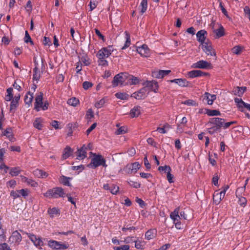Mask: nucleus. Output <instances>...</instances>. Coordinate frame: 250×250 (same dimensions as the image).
I'll list each match as a JSON object with an SVG mask.
<instances>
[{
    "instance_id": "nucleus-38",
    "label": "nucleus",
    "mask_w": 250,
    "mask_h": 250,
    "mask_svg": "<svg viewBox=\"0 0 250 250\" xmlns=\"http://www.w3.org/2000/svg\"><path fill=\"white\" fill-rule=\"evenodd\" d=\"M234 102L237 104V106L239 110L241 111H243L244 106L242 103L245 102L242 100V99H239L238 98H235Z\"/></svg>"
},
{
    "instance_id": "nucleus-47",
    "label": "nucleus",
    "mask_w": 250,
    "mask_h": 250,
    "mask_svg": "<svg viewBox=\"0 0 250 250\" xmlns=\"http://www.w3.org/2000/svg\"><path fill=\"white\" fill-rule=\"evenodd\" d=\"M19 103H17L15 101L12 100L10 104V112L14 113Z\"/></svg>"
},
{
    "instance_id": "nucleus-33",
    "label": "nucleus",
    "mask_w": 250,
    "mask_h": 250,
    "mask_svg": "<svg viewBox=\"0 0 250 250\" xmlns=\"http://www.w3.org/2000/svg\"><path fill=\"white\" fill-rule=\"evenodd\" d=\"M70 179V178L66 177L63 175H62L59 179V181L61 184H63V185L70 187L71 186V184L69 182V180Z\"/></svg>"
},
{
    "instance_id": "nucleus-62",
    "label": "nucleus",
    "mask_w": 250,
    "mask_h": 250,
    "mask_svg": "<svg viewBox=\"0 0 250 250\" xmlns=\"http://www.w3.org/2000/svg\"><path fill=\"white\" fill-rule=\"evenodd\" d=\"M183 104L188 105H192V106H196V103L195 101L193 100H188L185 101H184Z\"/></svg>"
},
{
    "instance_id": "nucleus-21",
    "label": "nucleus",
    "mask_w": 250,
    "mask_h": 250,
    "mask_svg": "<svg viewBox=\"0 0 250 250\" xmlns=\"http://www.w3.org/2000/svg\"><path fill=\"white\" fill-rule=\"evenodd\" d=\"M2 135L6 136L12 142L16 141L11 127H8L2 132Z\"/></svg>"
},
{
    "instance_id": "nucleus-53",
    "label": "nucleus",
    "mask_w": 250,
    "mask_h": 250,
    "mask_svg": "<svg viewBox=\"0 0 250 250\" xmlns=\"http://www.w3.org/2000/svg\"><path fill=\"white\" fill-rule=\"evenodd\" d=\"M158 170L160 171H162L164 172H170L171 170L170 167L167 165L159 167Z\"/></svg>"
},
{
    "instance_id": "nucleus-41",
    "label": "nucleus",
    "mask_w": 250,
    "mask_h": 250,
    "mask_svg": "<svg viewBox=\"0 0 250 250\" xmlns=\"http://www.w3.org/2000/svg\"><path fill=\"white\" fill-rule=\"evenodd\" d=\"M140 7H141V14H144L147 8V0H142L140 4Z\"/></svg>"
},
{
    "instance_id": "nucleus-15",
    "label": "nucleus",
    "mask_w": 250,
    "mask_h": 250,
    "mask_svg": "<svg viewBox=\"0 0 250 250\" xmlns=\"http://www.w3.org/2000/svg\"><path fill=\"white\" fill-rule=\"evenodd\" d=\"M171 83H175L181 87H191L192 84L185 79H176L170 81Z\"/></svg>"
},
{
    "instance_id": "nucleus-49",
    "label": "nucleus",
    "mask_w": 250,
    "mask_h": 250,
    "mask_svg": "<svg viewBox=\"0 0 250 250\" xmlns=\"http://www.w3.org/2000/svg\"><path fill=\"white\" fill-rule=\"evenodd\" d=\"M110 191L112 194L116 195L119 191V187L113 184L110 187Z\"/></svg>"
},
{
    "instance_id": "nucleus-22",
    "label": "nucleus",
    "mask_w": 250,
    "mask_h": 250,
    "mask_svg": "<svg viewBox=\"0 0 250 250\" xmlns=\"http://www.w3.org/2000/svg\"><path fill=\"white\" fill-rule=\"evenodd\" d=\"M216 99V95L210 94L208 92H206L203 96V101L206 100L208 104L211 105L213 101Z\"/></svg>"
},
{
    "instance_id": "nucleus-17",
    "label": "nucleus",
    "mask_w": 250,
    "mask_h": 250,
    "mask_svg": "<svg viewBox=\"0 0 250 250\" xmlns=\"http://www.w3.org/2000/svg\"><path fill=\"white\" fill-rule=\"evenodd\" d=\"M141 167V165L138 162H134L127 164L125 169L126 171L137 172Z\"/></svg>"
},
{
    "instance_id": "nucleus-23",
    "label": "nucleus",
    "mask_w": 250,
    "mask_h": 250,
    "mask_svg": "<svg viewBox=\"0 0 250 250\" xmlns=\"http://www.w3.org/2000/svg\"><path fill=\"white\" fill-rule=\"evenodd\" d=\"M225 196L219 190H216L213 196V202L218 205L220 203L221 201L224 198Z\"/></svg>"
},
{
    "instance_id": "nucleus-56",
    "label": "nucleus",
    "mask_w": 250,
    "mask_h": 250,
    "mask_svg": "<svg viewBox=\"0 0 250 250\" xmlns=\"http://www.w3.org/2000/svg\"><path fill=\"white\" fill-rule=\"evenodd\" d=\"M127 131V129L126 128V127L123 126H122L120 128H119L116 132V133L118 135H119V134H124Z\"/></svg>"
},
{
    "instance_id": "nucleus-10",
    "label": "nucleus",
    "mask_w": 250,
    "mask_h": 250,
    "mask_svg": "<svg viewBox=\"0 0 250 250\" xmlns=\"http://www.w3.org/2000/svg\"><path fill=\"white\" fill-rule=\"evenodd\" d=\"M202 48L203 51L207 55L210 56H215L216 53L213 51L211 43L209 40H207L206 42L202 44Z\"/></svg>"
},
{
    "instance_id": "nucleus-1",
    "label": "nucleus",
    "mask_w": 250,
    "mask_h": 250,
    "mask_svg": "<svg viewBox=\"0 0 250 250\" xmlns=\"http://www.w3.org/2000/svg\"><path fill=\"white\" fill-rule=\"evenodd\" d=\"M225 120L224 119L218 117L212 118L206 124L208 127V132L210 134H213L219 131L223 126V124Z\"/></svg>"
},
{
    "instance_id": "nucleus-42",
    "label": "nucleus",
    "mask_w": 250,
    "mask_h": 250,
    "mask_svg": "<svg viewBox=\"0 0 250 250\" xmlns=\"http://www.w3.org/2000/svg\"><path fill=\"white\" fill-rule=\"evenodd\" d=\"M97 62L99 65L106 66L108 65V62L105 60L106 58L97 57Z\"/></svg>"
},
{
    "instance_id": "nucleus-8",
    "label": "nucleus",
    "mask_w": 250,
    "mask_h": 250,
    "mask_svg": "<svg viewBox=\"0 0 250 250\" xmlns=\"http://www.w3.org/2000/svg\"><path fill=\"white\" fill-rule=\"evenodd\" d=\"M22 240L21 234L17 231L15 230L12 233V235L9 238V242L11 244L18 245Z\"/></svg>"
},
{
    "instance_id": "nucleus-40",
    "label": "nucleus",
    "mask_w": 250,
    "mask_h": 250,
    "mask_svg": "<svg viewBox=\"0 0 250 250\" xmlns=\"http://www.w3.org/2000/svg\"><path fill=\"white\" fill-rule=\"evenodd\" d=\"M125 33L126 42H125L124 45L122 47V49H123V50L126 49L130 44V35L126 31L125 32Z\"/></svg>"
},
{
    "instance_id": "nucleus-2",
    "label": "nucleus",
    "mask_w": 250,
    "mask_h": 250,
    "mask_svg": "<svg viewBox=\"0 0 250 250\" xmlns=\"http://www.w3.org/2000/svg\"><path fill=\"white\" fill-rule=\"evenodd\" d=\"M93 157L91 159V162L87 165V167L92 168L99 166H103L105 168L107 167L106 160L102 155L93 153Z\"/></svg>"
},
{
    "instance_id": "nucleus-11",
    "label": "nucleus",
    "mask_w": 250,
    "mask_h": 250,
    "mask_svg": "<svg viewBox=\"0 0 250 250\" xmlns=\"http://www.w3.org/2000/svg\"><path fill=\"white\" fill-rule=\"evenodd\" d=\"M191 67L199 69H210L211 68L212 65L210 62L206 61L200 60L197 62L193 63Z\"/></svg>"
},
{
    "instance_id": "nucleus-34",
    "label": "nucleus",
    "mask_w": 250,
    "mask_h": 250,
    "mask_svg": "<svg viewBox=\"0 0 250 250\" xmlns=\"http://www.w3.org/2000/svg\"><path fill=\"white\" fill-rule=\"evenodd\" d=\"M205 113L209 116H219L221 115L220 112L218 110H210L207 108H205Z\"/></svg>"
},
{
    "instance_id": "nucleus-27",
    "label": "nucleus",
    "mask_w": 250,
    "mask_h": 250,
    "mask_svg": "<svg viewBox=\"0 0 250 250\" xmlns=\"http://www.w3.org/2000/svg\"><path fill=\"white\" fill-rule=\"evenodd\" d=\"M171 72L170 70H162L152 72V76L156 78H162L165 76L168 75Z\"/></svg>"
},
{
    "instance_id": "nucleus-7",
    "label": "nucleus",
    "mask_w": 250,
    "mask_h": 250,
    "mask_svg": "<svg viewBox=\"0 0 250 250\" xmlns=\"http://www.w3.org/2000/svg\"><path fill=\"white\" fill-rule=\"evenodd\" d=\"M143 85L145 86L146 89H147V94L150 91H153L154 92H157L158 89V83L155 81H146Z\"/></svg>"
},
{
    "instance_id": "nucleus-32",
    "label": "nucleus",
    "mask_w": 250,
    "mask_h": 250,
    "mask_svg": "<svg viewBox=\"0 0 250 250\" xmlns=\"http://www.w3.org/2000/svg\"><path fill=\"white\" fill-rule=\"evenodd\" d=\"M214 33L216 35V38H219L225 35V30L223 26L220 25L218 29L214 30Z\"/></svg>"
},
{
    "instance_id": "nucleus-14",
    "label": "nucleus",
    "mask_w": 250,
    "mask_h": 250,
    "mask_svg": "<svg viewBox=\"0 0 250 250\" xmlns=\"http://www.w3.org/2000/svg\"><path fill=\"white\" fill-rule=\"evenodd\" d=\"M43 94L42 92H40L39 93L36 98H35V109L37 111L40 110V108L43 104L42 99H43Z\"/></svg>"
},
{
    "instance_id": "nucleus-54",
    "label": "nucleus",
    "mask_w": 250,
    "mask_h": 250,
    "mask_svg": "<svg viewBox=\"0 0 250 250\" xmlns=\"http://www.w3.org/2000/svg\"><path fill=\"white\" fill-rule=\"evenodd\" d=\"M10 196H12L14 199L20 198L21 197V195H20L19 190H17L16 191H15V190L11 191Z\"/></svg>"
},
{
    "instance_id": "nucleus-25",
    "label": "nucleus",
    "mask_w": 250,
    "mask_h": 250,
    "mask_svg": "<svg viewBox=\"0 0 250 250\" xmlns=\"http://www.w3.org/2000/svg\"><path fill=\"white\" fill-rule=\"evenodd\" d=\"M246 90L247 87L246 86H236L234 87L233 89L232 93L236 96L241 97L243 95L244 93L246 91Z\"/></svg>"
},
{
    "instance_id": "nucleus-4",
    "label": "nucleus",
    "mask_w": 250,
    "mask_h": 250,
    "mask_svg": "<svg viewBox=\"0 0 250 250\" xmlns=\"http://www.w3.org/2000/svg\"><path fill=\"white\" fill-rule=\"evenodd\" d=\"M180 208L177 207L170 214V218L172 219L175 228L178 229H183V225L180 221L181 217L179 215Z\"/></svg>"
},
{
    "instance_id": "nucleus-6",
    "label": "nucleus",
    "mask_w": 250,
    "mask_h": 250,
    "mask_svg": "<svg viewBox=\"0 0 250 250\" xmlns=\"http://www.w3.org/2000/svg\"><path fill=\"white\" fill-rule=\"evenodd\" d=\"M26 234L27 237L37 248L40 250L42 249V247L44 245V243L40 236L30 233H26Z\"/></svg>"
},
{
    "instance_id": "nucleus-12",
    "label": "nucleus",
    "mask_w": 250,
    "mask_h": 250,
    "mask_svg": "<svg viewBox=\"0 0 250 250\" xmlns=\"http://www.w3.org/2000/svg\"><path fill=\"white\" fill-rule=\"evenodd\" d=\"M147 89H146L145 86L139 91L134 92L130 96L131 97H133L137 100H142L145 99L147 96Z\"/></svg>"
},
{
    "instance_id": "nucleus-26",
    "label": "nucleus",
    "mask_w": 250,
    "mask_h": 250,
    "mask_svg": "<svg viewBox=\"0 0 250 250\" xmlns=\"http://www.w3.org/2000/svg\"><path fill=\"white\" fill-rule=\"evenodd\" d=\"M73 150L69 146H66L63 149L62 155V159L65 160L70 157L73 153Z\"/></svg>"
},
{
    "instance_id": "nucleus-19",
    "label": "nucleus",
    "mask_w": 250,
    "mask_h": 250,
    "mask_svg": "<svg viewBox=\"0 0 250 250\" xmlns=\"http://www.w3.org/2000/svg\"><path fill=\"white\" fill-rule=\"evenodd\" d=\"M157 230L155 229H148L145 234V239L147 240H150L155 238L157 236Z\"/></svg>"
},
{
    "instance_id": "nucleus-30",
    "label": "nucleus",
    "mask_w": 250,
    "mask_h": 250,
    "mask_svg": "<svg viewBox=\"0 0 250 250\" xmlns=\"http://www.w3.org/2000/svg\"><path fill=\"white\" fill-rule=\"evenodd\" d=\"M21 180L22 182L26 183L27 185H30L33 187H37L38 186L37 182L31 179L28 178L25 176H21Z\"/></svg>"
},
{
    "instance_id": "nucleus-35",
    "label": "nucleus",
    "mask_w": 250,
    "mask_h": 250,
    "mask_svg": "<svg viewBox=\"0 0 250 250\" xmlns=\"http://www.w3.org/2000/svg\"><path fill=\"white\" fill-rule=\"evenodd\" d=\"M33 94H31L30 92H28L27 94L24 97L25 103L30 105L32 102L33 99Z\"/></svg>"
},
{
    "instance_id": "nucleus-58",
    "label": "nucleus",
    "mask_w": 250,
    "mask_h": 250,
    "mask_svg": "<svg viewBox=\"0 0 250 250\" xmlns=\"http://www.w3.org/2000/svg\"><path fill=\"white\" fill-rule=\"evenodd\" d=\"M242 50L243 47L240 46H235L232 49L233 52L236 55L240 54Z\"/></svg>"
},
{
    "instance_id": "nucleus-43",
    "label": "nucleus",
    "mask_w": 250,
    "mask_h": 250,
    "mask_svg": "<svg viewBox=\"0 0 250 250\" xmlns=\"http://www.w3.org/2000/svg\"><path fill=\"white\" fill-rule=\"evenodd\" d=\"M67 104L73 106H76L79 104V99L74 97L68 100Z\"/></svg>"
},
{
    "instance_id": "nucleus-48",
    "label": "nucleus",
    "mask_w": 250,
    "mask_h": 250,
    "mask_svg": "<svg viewBox=\"0 0 250 250\" xmlns=\"http://www.w3.org/2000/svg\"><path fill=\"white\" fill-rule=\"evenodd\" d=\"M19 190L21 196L23 197L24 199H25L28 196L30 192V191L27 188L21 189Z\"/></svg>"
},
{
    "instance_id": "nucleus-24",
    "label": "nucleus",
    "mask_w": 250,
    "mask_h": 250,
    "mask_svg": "<svg viewBox=\"0 0 250 250\" xmlns=\"http://www.w3.org/2000/svg\"><path fill=\"white\" fill-rule=\"evenodd\" d=\"M0 169L1 170H4V172H7V171H9V172H21L23 171L21 169L20 167H7L4 164H1L0 166Z\"/></svg>"
},
{
    "instance_id": "nucleus-50",
    "label": "nucleus",
    "mask_w": 250,
    "mask_h": 250,
    "mask_svg": "<svg viewBox=\"0 0 250 250\" xmlns=\"http://www.w3.org/2000/svg\"><path fill=\"white\" fill-rule=\"evenodd\" d=\"M24 41L25 43H28V42H30V43L31 44H33V41H32V39L28 33V32H27V31H25V37H24Z\"/></svg>"
},
{
    "instance_id": "nucleus-36",
    "label": "nucleus",
    "mask_w": 250,
    "mask_h": 250,
    "mask_svg": "<svg viewBox=\"0 0 250 250\" xmlns=\"http://www.w3.org/2000/svg\"><path fill=\"white\" fill-rule=\"evenodd\" d=\"M33 79L34 80L38 81L40 79L41 76V73L38 66H36L33 69Z\"/></svg>"
},
{
    "instance_id": "nucleus-37",
    "label": "nucleus",
    "mask_w": 250,
    "mask_h": 250,
    "mask_svg": "<svg viewBox=\"0 0 250 250\" xmlns=\"http://www.w3.org/2000/svg\"><path fill=\"white\" fill-rule=\"evenodd\" d=\"M115 96L117 98L125 100L128 99L129 95L125 93L118 92L115 94Z\"/></svg>"
},
{
    "instance_id": "nucleus-52",
    "label": "nucleus",
    "mask_w": 250,
    "mask_h": 250,
    "mask_svg": "<svg viewBox=\"0 0 250 250\" xmlns=\"http://www.w3.org/2000/svg\"><path fill=\"white\" fill-rule=\"evenodd\" d=\"M245 191V186L238 188L236 191V195L237 197L242 196L243 193Z\"/></svg>"
},
{
    "instance_id": "nucleus-31",
    "label": "nucleus",
    "mask_w": 250,
    "mask_h": 250,
    "mask_svg": "<svg viewBox=\"0 0 250 250\" xmlns=\"http://www.w3.org/2000/svg\"><path fill=\"white\" fill-rule=\"evenodd\" d=\"M135 243V247L137 249H139L141 250H143L145 249V247L146 245V242L142 240H140L138 238L137 240L134 241Z\"/></svg>"
},
{
    "instance_id": "nucleus-16",
    "label": "nucleus",
    "mask_w": 250,
    "mask_h": 250,
    "mask_svg": "<svg viewBox=\"0 0 250 250\" xmlns=\"http://www.w3.org/2000/svg\"><path fill=\"white\" fill-rule=\"evenodd\" d=\"M208 35L207 32L205 30H201L199 31L196 34L197 40L201 43V44H203L205 42L207 36Z\"/></svg>"
},
{
    "instance_id": "nucleus-57",
    "label": "nucleus",
    "mask_w": 250,
    "mask_h": 250,
    "mask_svg": "<svg viewBox=\"0 0 250 250\" xmlns=\"http://www.w3.org/2000/svg\"><path fill=\"white\" fill-rule=\"evenodd\" d=\"M42 43L43 45L48 46H50L52 45L51 40L49 38L46 37H44L43 40L42 41Z\"/></svg>"
},
{
    "instance_id": "nucleus-59",
    "label": "nucleus",
    "mask_w": 250,
    "mask_h": 250,
    "mask_svg": "<svg viewBox=\"0 0 250 250\" xmlns=\"http://www.w3.org/2000/svg\"><path fill=\"white\" fill-rule=\"evenodd\" d=\"M144 165L146 167V170L149 171L151 168V165L147 160V156H146L144 159Z\"/></svg>"
},
{
    "instance_id": "nucleus-29",
    "label": "nucleus",
    "mask_w": 250,
    "mask_h": 250,
    "mask_svg": "<svg viewBox=\"0 0 250 250\" xmlns=\"http://www.w3.org/2000/svg\"><path fill=\"white\" fill-rule=\"evenodd\" d=\"M141 108L140 106H135L130 111V115L132 118L137 117L141 113Z\"/></svg>"
},
{
    "instance_id": "nucleus-60",
    "label": "nucleus",
    "mask_w": 250,
    "mask_h": 250,
    "mask_svg": "<svg viewBox=\"0 0 250 250\" xmlns=\"http://www.w3.org/2000/svg\"><path fill=\"white\" fill-rule=\"evenodd\" d=\"M104 103H105L104 100V99H102L100 100V101L97 102L95 104V106L97 108H100L104 105Z\"/></svg>"
},
{
    "instance_id": "nucleus-64",
    "label": "nucleus",
    "mask_w": 250,
    "mask_h": 250,
    "mask_svg": "<svg viewBox=\"0 0 250 250\" xmlns=\"http://www.w3.org/2000/svg\"><path fill=\"white\" fill-rule=\"evenodd\" d=\"M0 250H12L6 243L0 244Z\"/></svg>"
},
{
    "instance_id": "nucleus-45",
    "label": "nucleus",
    "mask_w": 250,
    "mask_h": 250,
    "mask_svg": "<svg viewBox=\"0 0 250 250\" xmlns=\"http://www.w3.org/2000/svg\"><path fill=\"white\" fill-rule=\"evenodd\" d=\"M48 212L50 214V216L53 217L54 215L60 214V210L59 209L56 208H49Z\"/></svg>"
},
{
    "instance_id": "nucleus-46",
    "label": "nucleus",
    "mask_w": 250,
    "mask_h": 250,
    "mask_svg": "<svg viewBox=\"0 0 250 250\" xmlns=\"http://www.w3.org/2000/svg\"><path fill=\"white\" fill-rule=\"evenodd\" d=\"M128 184L132 188H138L141 186V184L137 181H134L130 179L127 181Z\"/></svg>"
},
{
    "instance_id": "nucleus-20",
    "label": "nucleus",
    "mask_w": 250,
    "mask_h": 250,
    "mask_svg": "<svg viewBox=\"0 0 250 250\" xmlns=\"http://www.w3.org/2000/svg\"><path fill=\"white\" fill-rule=\"evenodd\" d=\"M137 51L141 56L145 57H148L149 54V49L146 44H143L141 47H139L137 49Z\"/></svg>"
},
{
    "instance_id": "nucleus-44",
    "label": "nucleus",
    "mask_w": 250,
    "mask_h": 250,
    "mask_svg": "<svg viewBox=\"0 0 250 250\" xmlns=\"http://www.w3.org/2000/svg\"><path fill=\"white\" fill-rule=\"evenodd\" d=\"M34 126L39 130H41L42 127V119L41 118L36 119L34 123Z\"/></svg>"
},
{
    "instance_id": "nucleus-18",
    "label": "nucleus",
    "mask_w": 250,
    "mask_h": 250,
    "mask_svg": "<svg viewBox=\"0 0 250 250\" xmlns=\"http://www.w3.org/2000/svg\"><path fill=\"white\" fill-rule=\"evenodd\" d=\"M188 77L190 78H194L201 76H207L208 75V73L203 72L201 70H193L188 72Z\"/></svg>"
},
{
    "instance_id": "nucleus-3",
    "label": "nucleus",
    "mask_w": 250,
    "mask_h": 250,
    "mask_svg": "<svg viewBox=\"0 0 250 250\" xmlns=\"http://www.w3.org/2000/svg\"><path fill=\"white\" fill-rule=\"evenodd\" d=\"M65 193L63 188L61 187L53 188L48 189L45 193H43V196L48 198H59L63 197Z\"/></svg>"
},
{
    "instance_id": "nucleus-9",
    "label": "nucleus",
    "mask_w": 250,
    "mask_h": 250,
    "mask_svg": "<svg viewBox=\"0 0 250 250\" xmlns=\"http://www.w3.org/2000/svg\"><path fill=\"white\" fill-rule=\"evenodd\" d=\"M48 245L50 248L56 250H66L68 247L67 245L55 240L49 241Z\"/></svg>"
},
{
    "instance_id": "nucleus-51",
    "label": "nucleus",
    "mask_w": 250,
    "mask_h": 250,
    "mask_svg": "<svg viewBox=\"0 0 250 250\" xmlns=\"http://www.w3.org/2000/svg\"><path fill=\"white\" fill-rule=\"evenodd\" d=\"M239 198L238 203L241 206H245L247 204V199L245 197L242 196L237 197Z\"/></svg>"
},
{
    "instance_id": "nucleus-55",
    "label": "nucleus",
    "mask_w": 250,
    "mask_h": 250,
    "mask_svg": "<svg viewBox=\"0 0 250 250\" xmlns=\"http://www.w3.org/2000/svg\"><path fill=\"white\" fill-rule=\"evenodd\" d=\"M129 245H123L119 247H114L113 248L114 250H129Z\"/></svg>"
},
{
    "instance_id": "nucleus-28",
    "label": "nucleus",
    "mask_w": 250,
    "mask_h": 250,
    "mask_svg": "<svg viewBox=\"0 0 250 250\" xmlns=\"http://www.w3.org/2000/svg\"><path fill=\"white\" fill-rule=\"evenodd\" d=\"M110 51L103 47L98 51L96 56L97 57L107 58L110 56Z\"/></svg>"
},
{
    "instance_id": "nucleus-13",
    "label": "nucleus",
    "mask_w": 250,
    "mask_h": 250,
    "mask_svg": "<svg viewBox=\"0 0 250 250\" xmlns=\"http://www.w3.org/2000/svg\"><path fill=\"white\" fill-rule=\"evenodd\" d=\"M87 147L84 145L80 149H78L75 152L77 159L78 160H83L86 157Z\"/></svg>"
},
{
    "instance_id": "nucleus-61",
    "label": "nucleus",
    "mask_w": 250,
    "mask_h": 250,
    "mask_svg": "<svg viewBox=\"0 0 250 250\" xmlns=\"http://www.w3.org/2000/svg\"><path fill=\"white\" fill-rule=\"evenodd\" d=\"M92 85L93 83L88 81H85L83 83V87L85 90H87L90 87H92Z\"/></svg>"
},
{
    "instance_id": "nucleus-63",
    "label": "nucleus",
    "mask_w": 250,
    "mask_h": 250,
    "mask_svg": "<svg viewBox=\"0 0 250 250\" xmlns=\"http://www.w3.org/2000/svg\"><path fill=\"white\" fill-rule=\"evenodd\" d=\"M80 61L86 66L88 65L90 63L86 56H83L81 57Z\"/></svg>"
},
{
    "instance_id": "nucleus-39",
    "label": "nucleus",
    "mask_w": 250,
    "mask_h": 250,
    "mask_svg": "<svg viewBox=\"0 0 250 250\" xmlns=\"http://www.w3.org/2000/svg\"><path fill=\"white\" fill-rule=\"evenodd\" d=\"M130 81V82H127V83H129L130 85L136 84L139 82V80L137 77L129 75L128 78V81Z\"/></svg>"
},
{
    "instance_id": "nucleus-5",
    "label": "nucleus",
    "mask_w": 250,
    "mask_h": 250,
    "mask_svg": "<svg viewBox=\"0 0 250 250\" xmlns=\"http://www.w3.org/2000/svg\"><path fill=\"white\" fill-rule=\"evenodd\" d=\"M129 74L127 73H120L114 77L112 82L113 87L118 86L119 84L123 85L128 80Z\"/></svg>"
}]
</instances>
